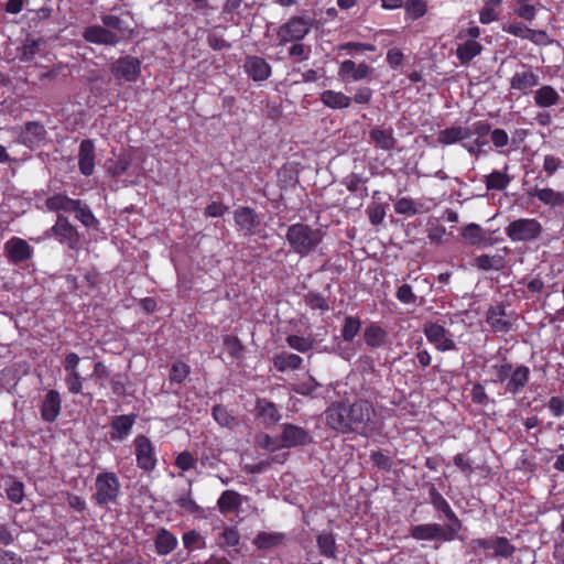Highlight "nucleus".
<instances>
[{
	"instance_id": "1",
	"label": "nucleus",
	"mask_w": 564,
	"mask_h": 564,
	"mask_svg": "<svg viewBox=\"0 0 564 564\" xmlns=\"http://www.w3.org/2000/svg\"><path fill=\"white\" fill-rule=\"evenodd\" d=\"M325 415L327 425L339 433L352 432L367 436L376 429V412L367 400H357L350 405L333 403Z\"/></svg>"
},
{
	"instance_id": "2",
	"label": "nucleus",
	"mask_w": 564,
	"mask_h": 564,
	"mask_svg": "<svg viewBox=\"0 0 564 564\" xmlns=\"http://www.w3.org/2000/svg\"><path fill=\"white\" fill-rule=\"evenodd\" d=\"M104 25H91L84 30L83 37L93 44L117 46L132 37L133 30L121 18L113 14L101 17Z\"/></svg>"
},
{
	"instance_id": "3",
	"label": "nucleus",
	"mask_w": 564,
	"mask_h": 564,
	"mask_svg": "<svg viewBox=\"0 0 564 564\" xmlns=\"http://www.w3.org/2000/svg\"><path fill=\"white\" fill-rule=\"evenodd\" d=\"M324 236L325 232L319 228L296 223L288 228L285 239L291 249L303 257L312 253L322 242Z\"/></svg>"
},
{
	"instance_id": "4",
	"label": "nucleus",
	"mask_w": 564,
	"mask_h": 564,
	"mask_svg": "<svg viewBox=\"0 0 564 564\" xmlns=\"http://www.w3.org/2000/svg\"><path fill=\"white\" fill-rule=\"evenodd\" d=\"M95 488L94 499L99 506H106L116 502L120 494L121 484L115 473L104 471L97 475Z\"/></svg>"
},
{
	"instance_id": "5",
	"label": "nucleus",
	"mask_w": 564,
	"mask_h": 564,
	"mask_svg": "<svg viewBox=\"0 0 564 564\" xmlns=\"http://www.w3.org/2000/svg\"><path fill=\"white\" fill-rule=\"evenodd\" d=\"M312 19L307 17H292L283 23L276 33L279 45L302 41L312 29Z\"/></svg>"
},
{
	"instance_id": "6",
	"label": "nucleus",
	"mask_w": 564,
	"mask_h": 564,
	"mask_svg": "<svg viewBox=\"0 0 564 564\" xmlns=\"http://www.w3.org/2000/svg\"><path fill=\"white\" fill-rule=\"evenodd\" d=\"M505 231L512 241H533L541 236L543 228L535 218H519L511 221Z\"/></svg>"
},
{
	"instance_id": "7",
	"label": "nucleus",
	"mask_w": 564,
	"mask_h": 564,
	"mask_svg": "<svg viewBox=\"0 0 564 564\" xmlns=\"http://www.w3.org/2000/svg\"><path fill=\"white\" fill-rule=\"evenodd\" d=\"M410 534L419 541H441L451 542L458 538V532L454 528L441 525L438 523L417 524L411 528Z\"/></svg>"
},
{
	"instance_id": "8",
	"label": "nucleus",
	"mask_w": 564,
	"mask_h": 564,
	"mask_svg": "<svg viewBox=\"0 0 564 564\" xmlns=\"http://www.w3.org/2000/svg\"><path fill=\"white\" fill-rule=\"evenodd\" d=\"M110 72L118 80L134 83L141 75V62L138 57L124 55L111 63Z\"/></svg>"
},
{
	"instance_id": "9",
	"label": "nucleus",
	"mask_w": 564,
	"mask_h": 564,
	"mask_svg": "<svg viewBox=\"0 0 564 564\" xmlns=\"http://www.w3.org/2000/svg\"><path fill=\"white\" fill-rule=\"evenodd\" d=\"M133 443L138 467L144 471H152L158 463L152 442L144 435H138Z\"/></svg>"
},
{
	"instance_id": "10",
	"label": "nucleus",
	"mask_w": 564,
	"mask_h": 564,
	"mask_svg": "<svg viewBox=\"0 0 564 564\" xmlns=\"http://www.w3.org/2000/svg\"><path fill=\"white\" fill-rule=\"evenodd\" d=\"M313 437L302 426L284 423L281 425L280 442L283 448L305 446L312 443Z\"/></svg>"
},
{
	"instance_id": "11",
	"label": "nucleus",
	"mask_w": 564,
	"mask_h": 564,
	"mask_svg": "<svg viewBox=\"0 0 564 564\" xmlns=\"http://www.w3.org/2000/svg\"><path fill=\"white\" fill-rule=\"evenodd\" d=\"M57 238L61 243H66L68 248L75 249L79 241L77 229L63 215H58L53 227L47 231Z\"/></svg>"
},
{
	"instance_id": "12",
	"label": "nucleus",
	"mask_w": 564,
	"mask_h": 564,
	"mask_svg": "<svg viewBox=\"0 0 564 564\" xmlns=\"http://www.w3.org/2000/svg\"><path fill=\"white\" fill-rule=\"evenodd\" d=\"M235 224L245 236H253L260 226V217L254 209L250 207H238L234 212Z\"/></svg>"
},
{
	"instance_id": "13",
	"label": "nucleus",
	"mask_w": 564,
	"mask_h": 564,
	"mask_svg": "<svg viewBox=\"0 0 564 564\" xmlns=\"http://www.w3.org/2000/svg\"><path fill=\"white\" fill-rule=\"evenodd\" d=\"M429 497L430 503L433 506L435 511L442 512L445 516V518L449 521V523L446 525L449 528H454L457 532H459L463 527L462 521L453 511L446 499L437 491V489L434 486L430 488Z\"/></svg>"
},
{
	"instance_id": "14",
	"label": "nucleus",
	"mask_w": 564,
	"mask_h": 564,
	"mask_svg": "<svg viewBox=\"0 0 564 564\" xmlns=\"http://www.w3.org/2000/svg\"><path fill=\"white\" fill-rule=\"evenodd\" d=\"M254 415L265 427L276 425L282 419L278 406L264 398L256 400Z\"/></svg>"
},
{
	"instance_id": "15",
	"label": "nucleus",
	"mask_w": 564,
	"mask_h": 564,
	"mask_svg": "<svg viewBox=\"0 0 564 564\" xmlns=\"http://www.w3.org/2000/svg\"><path fill=\"white\" fill-rule=\"evenodd\" d=\"M424 334L427 340L441 351L455 349V343L448 337V330L436 323H429L424 326Z\"/></svg>"
},
{
	"instance_id": "16",
	"label": "nucleus",
	"mask_w": 564,
	"mask_h": 564,
	"mask_svg": "<svg viewBox=\"0 0 564 564\" xmlns=\"http://www.w3.org/2000/svg\"><path fill=\"white\" fill-rule=\"evenodd\" d=\"M4 251L13 263L26 261L33 253L32 247L24 239L18 237H13L4 243Z\"/></svg>"
},
{
	"instance_id": "17",
	"label": "nucleus",
	"mask_w": 564,
	"mask_h": 564,
	"mask_svg": "<svg viewBox=\"0 0 564 564\" xmlns=\"http://www.w3.org/2000/svg\"><path fill=\"white\" fill-rule=\"evenodd\" d=\"M61 410H62L61 394L57 390L52 389L45 394V397L42 401L41 416H42L43 421H45L47 423H52L58 417Z\"/></svg>"
},
{
	"instance_id": "18",
	"label": "nucleus",
	"mask_w": 564,
	"mask_h": 564,
	"mask_svg": "<svg viewBox=\"0 0 564 564\" xmlns=\"http://www.w3.org/2000/svg\"><path fill=\"white\" fill-rule=\"evenodd\" d=\"M530 373V368L524 365L512 366L505 391L511 394L520 393L528 384Z\"/></svg>"
},
{
	"instance_id": "19",
	"label": "nucleus",
	"mask_w": 564,
	"mask_h": 564,
	"mask_svg": "<svg viewBox=\"0 0 564 564\" xmlns=\"http://www.w3.org/2000/svg\"><path fill=\"white\" fill-rule=\"evenodd\" d=\"M510 252L508 247H503L496 254H480L475 258L474 265L484 271H500L506 267V257Z\"/></svg>"
},
{
	"instance_id": "20",
	"label": "nucleus",
	"mask_w": 564,
	"mask_h": 564,
	"mask_svg": "<svg viewBox=\"0 0 564 564\" xmlns=\"http://www.w3.org/2000/svg\"><path fill=\"white\" fill-rule=\"evenodd\" d=\"M78 167L83 175L90 176L95 170V144L93 140L85 139L79 144Z\"/></svg>"
},
{
	"instance_id": "21",
	"label": "nucleus",
	"mask_w": 564,
	"mask_h": 564,
	"mask_svg": "<svg viewBox=\"0 0 564 564\" xmlns=\"http://www.w3.org/2000/svg\"><path fill=\"white\" fill-rule=\"evenodd\" d=\"M137 415L123 414L113 417L110 423V437L115 441H123L127 438L135 423Z\"/></svg>"
},
{
	"instance_id": "22",
	"label": "nucleus",
	"mask_w": 564,
	"mask_h": 564,
	"mask_svg": "<svg viewBox=\"0 0 564 564\" xmlns=\"http://www.w3.org/2000/svg\"><path fill=\"white\" fill-rule=\"evenodd\" d=\"M246 73L254 80L262 82L270 77L271 66L260 56H250L245 63Z\"/></svg>"
},
{
	"instance_id": "23",
	"label": "nucleus",
	"mask_w": 564,
	"mask_h": 564,
	"mask_svg": "<svg viewBox=\"0 0 564 564\" xmlns=\"http://www.w3.org/2000/svg\"><path fill=\"white\" fill-rule=\"evenodd\" d=\"M155 552L160 556L171 554L178 544L177 538L167 529L160 528L153 539Z\"/></svg>"
},
{
	"instance_id": "24",
	"label": "nucleus",
	"mask_w": 564,
	"mask_h": 564,
	"mask_svg": "<svg viewBox=\"0 0 564 564\" xmlns=\"http://www.w3.org/2000/svg\"><path fill=\"white\" fill-rule=\"evenodd\" d=\"M528 195L530 197L538 198L541 203L552 208L564 206V193L554 191L550 187L540 188L535 186L528 192Z\"/></svg>"
},
{
	"instance_id": "25",
	"label": "nucleus",
	"mask_w": 564,
	"mask_h": 564,
	"mask_svg": "<svg viewBox=\"0 0 564 564\" xmlns=\"http://www.w3.org/2000/svg\"><path fill=\"white\" fill-rule=\"evenodd\" d=\"M471 137V130L467 127L453 126L441 130L437 134L438 143L443 145H451L457 142L464 143L465 140Z\"/></svg>"
},
{
	"instance_id": "26",
	"label": "nucleus",
	"mask_w": 564,
	"mask_h": 564,
	"mask_svg": "<svg viewBox=\"0 0 564 564\" xmlns=\"http://www.w3.org/2000/svg\"><path fill=\"white\" fill-rule=\"evenodd\" d=\"M538 85L539 76L532 70L517 72L510 79V87L523 94H528Z\"/></svg>"
},
{
	"instance_id": "27",
	"label": "nucleus",
	"mask_w": 564,
	"mask_h": 564,
	"mask_svg": "<svg viewBox=\"0 0 564 564\" xmlns=\"http://www.w3.org/2000/svg\"><path fill=\"white\" fill-rule=\"evenodd\" d=\"M487 323L494 332L507 333L511 328V323L506 319V310L503 305L491 306L488 310Z\"/></svg>"
},
{
	"instance_id": "28",
	"label": "nucleus",
	"mask_w": 564,
	"mask_h": 564,
	"mask_svg": "<svg viewBox=\"0 0 564 564\" xmlns=\"http://www.w3.org/2000/svg\"><path fill=\"white\" fill-rule=\"evenodd\" d=\"M242 503V497L235 490H225L217 500V507L223 514L238 511Z\"/></svg>"
},
{
	"instance_id": "29",
	"label": "nucleus",
	"mask_w": 564,
	"mask_h": 564,
	"mask_svg": "<svg viewBox=\"0 0 564 564\" xmlns=\"http://www.w3.org/2000/svg\"><path fill=\"white\" fill-rule=\"evenodd\" d=\"M561 99L560 94L550 85H544L533 94L534 104L541 108L556 106Z\"/></svg>"
},
{
	"instance_id": "30",
	"label": "nucleus",
	"mask_w": 564,
	"mask_h": 564,
	"mask_svg": "<svg viewBox=\"0 0 564 564\" xmlns=\"http://www.w3.org/2000/svg\"><path fill=\"white\" fill-rule=\"evenodd\" d=\"M319 100L325 107L332 109H345L351 104L350 97L341 91H335L332 89L324 90L319 96Z\"/></svg>"
},
{
	"instance_id": "31",
	"label": "nucleus",
	"mask_w": 564,
	"mask_h": 564,
	"mask_svg": "<svg viewBox=\"0 0 564 564\" xmlns=\"http://www.w3.org/2000/svg\"><path fill=\"white\" fill-rule=\"evenodd\" d=\"M302 364V357L288 351H282L273 357V365L281 372L301 369Z\"/></svg>"
},
{
	"instance_id": "32",
	"label": "nucleus",
	"mask_w": 564,
	"mask_h": 564,
	"mask_svg": "<svg viewBox=\"0 0 564 564\" xmlns=\"http://www.w3.org/2000/svg\"><path fill=\"white\" fill-rule=\"evenodd\" d=\"M78 199H73L66 195L56 194L45 200V205L51 212L63 210L65 213H73L78 208Z\"/></svg>"
},
{
	"instance_id": "33",
	"label": "nucleus",
	"mask_w": 564,
	"mask_h": 564,
	"mask_svg": "<svg viewBox=\"0 0 564 564\" xmlns=\"http://www.w3.org/2000/svg\"><path fill=\"white\" fill-rule=\"evenodd\" d=\"M370 139L377 148L384 151H390L395 148L397 139L393 135V130L375 128L370 131Z\"/></svg>"
},
{
	"instance_id": "34",
	"label": "nucleus",
	"mask_w": 564,
	"mask_h": 564,
	"mask_svg": "<svg viewBox=\"0 0 564 564\" xmlns=\"http://www.w3.org/2000/svg\"><path fill=\"white\" fill-rule=\"evenodd\" d=\"M45 137V129L37 122H28L25 129L21 134V142L26 147L42 141Z\"/></svg>"
},
{
	"instance_id": "35",
	"label": "nucleus",
	"mask_w": 564,
	"mask_h": 564,
	"mask_svg": "<svg viewBox=\"0 0 564 564\" xmlns=\"http://www.w3.org/2000/svg\"><path fill=\"white\" fill-rule=\"evenodd\" d=\"M482 51L480 43L468 40L458 45L456 50V56L462 64H468L474 57L479 55Z\"/></svg>"
},
{
	"instance_id": "36",
	"label": "nucleus",
	"mask_w": 564,
	"mask_h": 564,
	"mask_svg": "<svg viewBox=\"0 0 564 564\" xmlns=\"http://www.w3.org/2000/svg\"><path fill=\"white\" fill-rule=\"evenodd\" d=\"M505 171H492L489 175L485 176V184L488 191H503L511 182V177Z\"/></svg>"
},
{
	"instance_id": "37",
	"label": "nucleus",
	"mask_w": 564,
	"mask_h": 564,
	"mask_svg": "<svg viewBox=\"0 0 564 564\" xmlns=\"http://www.w3.org/2000/svg\"><path fill=\"white\" fill-rule=\"evenodd\" d=\"M364 339L371 348L382 347L387 341V333L377 324H370L364 332Z\"/></svg>"
},
{
	"instance_id": "38",
	"label": "nucleus",
	"mask_w": 564,
	"mask_h": 564,
	"mask_svg": "<svg viewBox=\"0 0 564 564\" xmlns=\"http://www.w3.org/2000/svg\"><path fill=\"white\" fill-rule=\"evenodd\" d=\"M462 236L465 241L471 246H479L488 242L484 229L474 223L468 224L463 228Z\"/></svg>"
},
{
	"instance_id": "39",
	"label": "nucleus",
	"mask_w": 564,
	"mask_h": 564,
	"mask_svg": "<svg viewBox=\"0 0 564 564\" xmlns=\"http://www.w3.org/2000/svg\"><path fill=\"white\" fill-rule=\"evenodd\" d=\"M284 540L283 533L278 532H260L254 539V545L259 550H269L276 547Z\"/></svg>"
},
{
	"instance_id": "40",
	"label": "nucleus",
	"mask_w": 564,
	"mask_h": 564,
	"mask_svg": "<svg viewBox=\"0 0 564 564\" xmlns=\"http://www.w3.org/2000/svg\"><path fill=\"white\" fill-rule=\"evenodd\" d=\"M316 543L321 555L328 558H336V541L333 533L318 534Z\"/></svg>"
},
{
	"instance_id": "41",
	"label": "nucleus",
	"mask_w": 564,
	"mask_h": 564,
	"mask_svg": "<svg viewBox=\"0 0 564 564\" xmlns=\"http://www.w3.org/2000/svg\"><path fill=\"white\" fill-rule=\"evenodd\" d=\"M503 31L513 36H517L520 39H525V40H533V36L535 34L541 35V36L545 35L544 31H535V30L529 29L521 22L510 23V24L503 26Z\"/></svg>"
},
{
	"instance_id": "42",
	"label": "nucleus",
	"mask_w": 564,
	"mask_h": 564,
	"mask_svg": "<svg viewBox=\"0 0 564 564\" xmlns=\"http://www.w3.org/2000/svg\"><path fill=\"white\" fill-rule=\"evenodd\" d=\"M212 414L220 426L232 429L237 424L236 416L223 404L215 405Z\"/></svg>"
},
{
	"instance_id": "43",
	"label": "nucleus",
	"mask_w": 564,
	"mask_h": 564,
	"mask_svg": "<svg viewBox=\"0 0 564 564\" xmlns=\"http://www.w3.org/2000/svg\"><path fill=\"white\" fill-rule=\"evenodd\" d=\"M43 44H44V41L42 39H32V37L25 39V41L21 47L20 59L22 62H31L35 57V55L40 52Z\"/></svg>"
},
{
	"instance_id": "44",
	"label": "nucleus",
	"mask_w": 564,
	"mask_h": 564,
	"mask_svg": "<svg viewBox=\"0 0 564 564\" xmlns=\"http://www.w3.org/2000/svg\"><path fill=\"white\" fill-rule=\"evenodd\" d=\"M361 327V321L355 316H346L341 329V336L345 341H352Z\"/></svg>"
},
{
	"instance_id": "45",
	"label": "nucleus",
	"mask_w": 564,
	"mask_h": 564,
	"mask_svg": "<svg viewBox=\"0 0 564 564\" xmlns=\"http://www.w3.org/2000/svg\"><path fill=\"white\" fill-rule=\"evenodd\" d=\"M183 544L185 549L189 551L202 550L206 546L204 536L195 530H191L183 534Z\"/></svg>"
},
{
	"instance_id": "46",
	"label": "nucleus",
	"mask_w": 564,
	"mask_h": 564,
	"mask_svg": "<svg viewBox=\"0 0 564 564\" xmlns=\"http://www.w3.org/2000/svg\"><path fill=\"white\" fill-rule=\"evenodd\" d=\"M492 549L495 550V556L505 558L512 556L516 551V547L505 536L495 538Z\"/></svg>"
},
{
	"instance_id": "47",
	"label": "nucleus",
	"mask_w": 564,
	"mask_h": 564,
	"mask_svg": "<svg viewBox=\"0 0 564 564\" xmlns=\"http://www.w3.org/2000/svg\"><path fill=\"white\" fill-rule=\"evenodd\" d=\"M511 368H512V364H510L508 361H503V362L494 365L491 367L494 376H495L492 379V382L501 383L503 386V388H506Z\"/></svg>"
},
{
	"instance_id": "48",
	"label": "nucleus",
	"mask_w": 564,
	"mask_h": 564,
	"mask_svg": "<svg viewBox=\"0 0 564 564\" xmlns=\"http://www.w3.org/2000/svg\"><path fill=\"white\" fill-rule=\"evenodd\" d=\"M406 14L412 19L416 20L426 13L427 6L424 0H408L404 3Z\"/></svg>"
},
{
	"instance_id": "49",
	"label": "nucleus",
	"mask_w": 564,
	"mask_h": 564,
	"mask_svg": "<svg viewBox=\"0 0 564 564\" xmlns=\"http://www.w3.org/2000/svg\"><path fill=\"white\" fill-rule=\"evenodd\" d=\"M84 381L85 378L80 375L79 370L66 372L65 383L70 393H82Z\"/></svg>"
},
{
	"instance_id": "50",
	"label": "nucleus",
	"mask_w": 564,
	"mask_h": 564,
	"mask_svg": "<svg viewBox=\"0 0 564 564\" xmlns=\"http://www.w3.org/2000/svg\"><path fill=\"white\" fill-rule=\"evenodd\" d=\"M394 210L397 214L413 216L419 213L416 204L409 197L399 198L394 204Z\"/></svg>"
},
{
	"instance_id": "51",
	"label": "nucleus",
	"mask_w": 564,
	"mask_h": 564,
	"mask_svg": "<svg viewBox=\"0 0 564 564\" xmlns=\"http://www.w3.org/2000/svg\"><path fill=\"white\" fill-rule=\"evenodd\" d=\"M304 300L306 305L310 306L312 310H319L322 312H325L328 311L329 308L326 299L319 293L308 292L305 295Z\"/></svg>"
},
{
	"instance_id": "52",
	"label": "nucleus",
	"mask_w": 564,
	"mask_h": 564,
	"mask_svg": "<svg viewBox=\"0 0 564 564\" xmlns=\"http://www.w3.org/2000/svg\"><path fill=\"white\" fill-rule=\"evenodd\" d=\"M288 345L300 352H306L313 347V343L310 338L302 336L290 335L286 337Z\"/></svg>"
},
{
	"instance_id": "53",
	"label": "nucleus",
	"mask_w": 564,
	"mask_h": 564,
	"mask_svg": "<svg viewBox=\"0 0 564 564\" xmlns=\"http://www.w3.org/2000/svg\"><path fill=\"white\" fill-rule=\"evenodd\" d=\"M73 213L76 214V218L86 227L97 224V219L93 215L90 208L87 205L82 204L80 200L78 202V208Z\"/></svg>"
},
{
	"instance_id": "54",
	"label": "nucleus",
	"mask_w": 564,
	"mask_h": 564,
	"mask_svg": "<svg viewBox=\"0 0 564 564\" xmlns=\"http://www.w3.org/2000/svg\"><path fill=\"white\" fill-rule=\"evenodd\" d=\"M129 166H130V161L126 158H119L115 161L109 160L107 162L108 172L115 177H118V176H121L122 174H124L127 172V170L129 169Z\"/></svg>"
},
{
	"instance_id": "55",
	"label": "nucleus",
	"mask_w": 564,
	"mask_h": 564,
	"mask_svg": "<svg viewBox=\"0 0 564 564\" xmlns=\"http://www.w3.org/2000/svg\"><path fill=\"white\" fill-rule=\"evenodd\" d=\"M188 373L189 367L186 364L182 361L175 362L171 368L170 380L172 382L182 383L186 379Z\"/></svg>"
},
{
	"instance_id": "56",
	"label": "nucleus",
	"mask_w": 564,
	"mask_h": 564,
	"mask_svg": "<svg viewBox=\"0 0 564 564\" xmlns=\"http://www.w3.org/2000/svg\"><path fill=\"white\" fill-rule=\"evenodd\" d=\"M319 386L321 384L312 376H308V378L306 380L296 384L293 388V390L297 394L313 395L315 393V391L319 388Z\"/></svg>"
},
{
	"instance_id": "57",
	"label": "nucleus",
	"mask_w": 564,
	"mask_h": 564,
	"mask_svg": "<svg viewBox=\"0 0 564 564\" xmlns=\"http://www.w3.org/2000/svg\"><path fill=\"white\" fill-rule=\"evenodd\" d=\"M535 12L536 10L533 6L525 3L524 0H517V7L514 9L517 17L531 22L535 18Z\"/></svg>"
},
{
	"instance_id": "58",
	"label": "nucleus",
	"mask_w": 564,
	"mask_h": 564,
	"mask_svg": "<svg viewBox=\"0 0 564 564\" xmlns=\"http://www.w3.org/2000/svg\"><path fill=\"white\" fill-rule=\"evenodd\" d=\"M289 55L292 57H295L296 61H306L308 59L311 55V46L305 45L300 42H295L290 48H289Z\"/></svg>"
},
{
	"instance_id": "59",
	"label": "nucleus",
	"mask_w": 564,
	"mask_h": 564,
	"mask_svg": "<svg viewBox=\"0 0 564 564\" xmlns=\"http://www.w3.org/2000/svg\"><path fill=\"white\" fill-rule=\"evenodd\" d=\"M397 299L403 304H414L416 295L413 293L411 285L402 284L395 293Z\"/></svg>"
},
{
	"instance_id": "60",
	"label": "nucleus",
	"mask_w": 564,
	"mask_h": 564,
	"mask_svg": "<svg viewBox=\"0 0 564 564\" xmlns=\"http://www.w3.org/2000/svg\"><path fill=\"white\" fill-rule=\"evenodd\" d=\"M7 495L12 502L20 503L24 498V485L21 481H13L7 489Z\"/></svg>"
},
{
	"instance_id": "61",
	"label": "nucleus",
	"mask_w": 564,
	"mask_h": 564,
	"mask_svg": "<svg viewBox=\"0 0 564 564\" xmlns=\"http://www.w3.org/2000/svg\"><path fill=\"white\" fill-rule=\"evenodd\" d=\"M367 178H362L359 174L350 173L343 178L341 184L347 187L351 193H357L361 184L366 183Z\"/></svg>"
},
{
	"instance_id": "62",
	"label": "nucleus",
	"mask_w": 564,
	"mask_h": 564,
	"mask_svg": "<svg viewBox=\"0 0 564 564\" xmlns=\"http://www.w3.org/2000/svg\"><path fill=\"white\" fill-rule=\"evenodd\" d=\"M256 441H257V444L259 445V447L271 451V452H274L279 448H283L281 446V442L278 443V441L272 438L269 434H264V433L259 434V435H257Z\"/></svg>"
},
{
	"instance_id": "63",
	"label": "nucleus",
	"mask_w": 564,
	"mask_h": 564,
	"mask_svg": "<svg viewBox=\"0 0 564 564\" xmlns=\"http://www.w3.org/2000/svg\"><path fill=\"white\" fill-rule=\"evenodd\" d=\"M371 462L375 466L382 470H389L392 467V462L389 456H387L381 451L372 452L370 455Z\"/></svg>"
},
{
	"instance_id": "64",
	"label": "nucleus",
	"mask_w": 564,
	"mask_h": 564,
	"mask_svg": "<svg viewBox=\"0 0 564 564\" xmlns=\"http://www.w3.org/2000/svg\"><path fill=\"white\" fill-rule=\"evenodd\" d=\"M196 464V458L189 452H182L175 459V465L182 470H188Z\"/></svg>"
}]
</instances>
